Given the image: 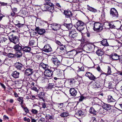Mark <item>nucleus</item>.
Wrapping results in <instances>:
<instances>
[{
    "label": "nucleus",
    "instance_id": "nucleus-1",
    "mask_svg": "<svg viewBox=\"0 0 122 122\" xmlns=\"http://www.w3.org/2000/svg\"><path fill=\"white\" fill-rule=\"evenodd\" d=\"M45 3L42 7V10L43 11L47 10L51 11L54 9V5L51 2L50 0H45Z\"/></svg>",
    "mask_w": 122,
    "mask_h": 122
},
{
    "label": "nucleus",
    "instance_id": "nucleus-2",
    "mask_svg": "<svg viewBox=\"0 0 122 122\" xmlns=\"http://www.w3.org/2000/svg\"><path fill=\"white\" fill-rule=\"evenodd\" d=\"M69 37L72 39H77L80 41L82 38L81 36L78 35L75 30H70L69 33Z\"/></svg>",
    "mask_w": 122,
    "mask_h": 122
},
{
    "label": "nucleus",
    "instance_id": "nucleus-3",
    "mask_svg": "<svg viewBox=\"0 0 122 122\" xmlns=\"http://www.w3.org/2000/svg\"><path fill=\"white\" fill-rule=\"evenodd\" d=\"M14 49L17 51L16 56L17 57H20L22 56V47L18 44L15 45L13 47Z\"/></svg>",
    "mask_w": 122,
    "mask_h": 122
},
{
    "label": "nucleus",
    "instance_id": "nucleus-4",
    "mask_svg": "<svg viewBox=\"0 0 122 122\" xmlns=\"http://www.w3.org/2000/svg\"><path fill=\"white\" fill-rule=\"evenodd\" d=\"M76 53V51L75 50H72L65 53L64 56L66 58H71L75 55Z\"/></svg>",
    "mask_w": 122,
    "mask_h": 122
},
{
    "label": "nucleus",
    "instance_id": "nucleus-5",
    "mask_svg": "<svg viewBox=\"0 0 122 122\" xmlns=\"http://www.w3.org/2000/svg\"><path fill=\"white\" fill-rule=\"evenodd\" d=\"M93 29L95 31H101L103 29L102 25L99 23H95L94 25Z\"/></svg>",
    "mask_w": 122,
    "mask_h": 122
},
{
    "label": "nucleus",
    "instance_id": "nucleus-6",
    "mask_svg": "<svg viewBox=\"0 0 122 122\" xmlns=\"http://www.w3.org/2000/svg\"><path fill=\"white\" fill-rule=\"evenodd\" d=\"M9 38L10 41L14 44L17 43L19 41V39L18 37L14 36L13 34L10 36Z\"/></svg>",
    "mask_w": 122,
    "mask_h": 122
},
{
    "label": "nucleus",
    "instance_id": "nucleus-7",
    "mask_svg": "<svg viewBox=\"0 0 122 122\" xmlns=\"http://www.w3.org/2000/svg\"><path fill=\"white\" fill-rule=\"evenodd\" d=\"M110 14L113 17H117L118 13L117 10L114 8L111 9L110 11Z\"/></svg>",
    "mask_w": 122,
    "mask_h": 122
},
{
    "label": "nucleus",
    "instance_id": "nucleus-8",
    "mask_svg": "<svg viewBox=\"0 0 122 122\" xmlns=\"http://www.w3.org/2000/svg\"><path fill=\"white\" fill-rule=\"evenodd\" d=\"M52 71L49 69L45 70L44 72V75L46 77H51L52 76Z\"/></svg>",
    "mask_w": 122,
    "mask_h": 122
},
{
    "label": "nucleus",
    "instance_id": "nucleus-9",
    "mask_svg": "<svg viewBox=\"0 0 122 122\" xmlns=\"http://www.w3.org/2000/svg\"><path fill=\"white\" fill-rule=\"evenodd\" d=\"M42 50L46 52H49L51 51L52 48L49 45L46 44L42 48Z\"/></svg>",
    "mask_w": 122,
    "mask_h": 122
},
{
    "label": "nucleus",
    "instance_id": "nucleus-10",
    "mask_svg": "<svg viewBox=\"0 0 122 122\" xmlns=\"http://www.w3.org/2000/svg\"><path fill=\"white\" fill-rule=\"evenodd\" d=\"M35 30L37 31V33L39 35H42L46 32L45 30L43 29H41L38 27H36Z\"/></svg>",
    "mask_w": 122,
    "mask_h": 122
},
{
    "label": "nucleus",
    "instance_id": "nucleus-11",
    "mask_svg": "<svg viewBox=\"0 0 122 122\" xmlns=\"http://www.w3.org/2000/svg\"><path fill=\"white\" fill-rule=\"evenodd\" d=\"M33 73V70L30 68H28L25 70V75L27 76H29L32 74Z\"/></svg>",
    "mask_w": 122,
    "mask_h": 122
},
{
    "label": "nucleus",
    "instance_id": "nucleus-12",
    "mask_svg": "<svg viewBox=\"0 0 122 122\" xmlns=\"http://www.w3.org/2000/svg\"><path fill=\"white\" fill-rule=\"evenodd\" d=\"M51 28L54 30H57L60 28V25L57 24H52L51 25Z\"/></svg>",
    "mask_w": 122,
    "mask_h": 122
},
{
    "label": "nucleus",
    "instance_id": "nucleus-13",
    "mask_svg": "<svg viewBox=\"0 0 122 122\" xmlns=\"http://www.w3.org/2000/svg\"><path fill=\"white\" fill-rule=\"evenodd\" d=\"M101 105H102V107L103 109L106 110H108L111 108V106L110 105L104 103L103 102H101Z\"/></svg>",
    "mask_w": 122,
    "mask_h": 122
},
{
    "label": "nucleus",
    "instance_id": "nucleus-14",
    "mask_svg": "<svg viewBox=\"0 0 122 122\" xmlns=\"http://www.w3.org/2000/svg\"><path fill=\"white\" fill-rule=\"evenodd\" d=\"M51 60L53 62L55 65L57 66L60 64V61L55 56L53 57L52 58Z\"/></svg>",
    "mask_w": 122,
    "mask_h": 122
},
{
    "label": "nucleus",
    "instance_id": "nucleus-15",
    "mask_svg": "<svg viewBox=\"0 0 122 122\" xmlns=\"http://www.w3.org/2000/svg\"><path fill=\"white\" fill-rule=\"evenodd\" d=\"M69 92L71 96L73 97L75 96L77 93V91L74 88H73L70 89Z\"/></svg>",
    "mask_w": 122,
    "mask_h": 122
},
{
    "label": "nucleus",
    "instance_id": "nucleus-16",
    "mask_svg": "<svg viewBox=\"0 0 122 122\" xmlns=\"http://www.w3.org/2000/svg\"><path fill=\"white\" fill-rule=\"evenodd\" d=\"M85 75L88 77L89 79L91 80H94L96 79L95 77L89 72L86 73Z\"/></svg>",
    "mask_w": 122,
    "mask_h": 122
},
{
    "label": "nucleus",
    "instance_id": "nucleus-17",
    "mask_svg": "<svg viewBox=\"0 0 122 122\" xmlns=\"http://www.w3.org/2000/svg\"><path fill=\"white\" fill-rule=\"evenodd\" d=\"M119 56L115 53L112 54L110 56V57L113 60H117L119 59Z\"/></svg>",
    "mask_w": 122,
    "mask_h": 122
},
{
    "label": "nucleus",
    "instance_id": "nucleus-18",
    "mask_svg": "<svg viewBox=\"0 0 122 122\" xmlns=\"http://www.w3.org/2000/svg\"><path fill=\"white\" fill-rule=\"evenodd\" d=\"M86 46L88 48V50L90 51H93L95 47H97L95 45L91 44H87L86 45Z\"/></svg>",
    "mask_w": 122,
    "mask_h": 122
},
{
    "label": "nucleus",
    "instance_id": "nucleus-19",
    "mask_svg": "<svg viewBox=\"0 0 122 122\" xmlns=\"http://www.w3.org/2000/svg\"><path fill=\"white\" fill-rule=\"evenodd\" d=\"M15 66L17 69L21 70L23 68V65L20 63L17 62L15 63Z\"/></svg>",
    "mask_w": 122,
    "mask_h": 122
},
{
    "label": "nucleus",
    "instance_id": "nucleus-20",
    "mask_svg": "<svg viewBox=\"0 0 122 122\" xmlns=\"http://www.w3.org/2000/svg\"><path fill=\"white\" fill-rule=\"evenodd\" d=\"M20 73L17 72L16 71H15L13 72L12 74V76L15 78H18L19 77Z\"/></svg>",
    "mask_w": 122,
    "mask_h": 122
},
{
    "label": "nucleus",
    "instance_id": "nucleus-21",
    "mask_svg": "<svg viewBox=\"0 0 122 122\" xmlns=\"http://www.w3.org/2000/svg\"><path fill=\"white\" fill-rule=\"evenodd\" d=\"M40 67L43 68L45 71L49 69V66L45 64L42 63L40 64Z\"/></svg>",
    "mask_w": 122,
    "mask_h": 122
},
{
    "label": "nucleus",
    "instance_id": "nucleus-22",
    "mask_svg": "<svg viewBox=\"0 0 122 122\" xmlns=\"http://www.w3.org/2000/svg\"><path fill=\"white\" fill-rule=\"evenodd\" d=\"M38 96L40 99H42L43 101H44V99L43 98L45 96L44 93L43 92H41L37 95Z\"/></svg>",
    "mask_w": 122,
    "mask_h": 122
},
{
    "label": "nucleus",
    "instance_id": "nucleus-23",
    "mask_svg": "<svg viewBox=\"0 0 122 122\" xmlns=\"http://www.w3.org/2000/svg\"><path fill=\"white\" fill-rule=\"evenodd\" d=\"M81 26H85V24L84 23L81 21H79L76 22V24L75 25V26L76 27Z\"/></svg>",
    "mask_w": 122,
    "mask_h": 122
},
{
    "label": "nucleus",
    "instance_id": "nucleus-24",
    "mask_svg": "<svg viewBox=\"0 0 122 122\" xmlns=\"http://www.w3.org/2000/svg\"><path fill=\"white\" fill-rule=\"evenodd\" d=\"M22 50L25 52H29L30 51L31 48L28 46H25L23 48Z\"/></svg>",
    "mask_w": 122,
    "mask_h": 122
},
{
    "label": "nucleus",
    "instance_id": "nucleus-25",
    "mask_svg": "<svg viewBox=\"0 0 122 122\" xmlns=\"http://www.w3.org/2000/svg\"><path fill=\"white\" fill-rule=\"evenodd\" d=\"M101 44L104 46H109L107 40L106 39L102 40L101 42Z\"/></svg>",
    "mask_w": 122,
    "mask_h": 122
},
{
    "label": "nucleus",
    "instance_id": "nucleus-26",
    "mask_svg": "<svg viewBox=\"0 0 122 122\" xmlns=\"http://www.w3.org/2000/svg\"><path fill=\"white\" fill-rule=\"evenodd\" d=\"M96 54L98 56H102L103 54L104 53L101 49H98L96 52Z\"/></svg>",
    "mask_w": 122,
    "mask_h": 122
},
{
    "label": "nucleus",
    "instance_id": "nucleus-27",
    "mask_svg": "<svg viewBox=\"0 0 122 122\" xmlns=\"http://www.w3.org/2000/svg\"><path fill=\"white\" fill-rule=\"evenodd\" d=\"M107 101L108 102H115L116 100L112 98L111 96H109L108 97Z\"/></svg>",
    "mask_w": 122,
    "mask_h": 122
},
{
    "label": "nucleus",
    "instance_id": "nucleus-28",
    "mask_svg": "<svg viewBox=\"0 0 122 122\" xmlns=\"http://www.w3.org/2000/svg\"><path fill=\"white\" fill-rule=\"evenodd\" d=\"M64 13L66 16H68L70 17L72 15L71 12L67 10H64Z\"/></svg>",
    "mask_w": 122,
    "mask_h": 122
},
{
    "label": "nucleus",
    "instance_id": "nucleus-29",
    "mask_svg": "<svg viewBox=\"0 0 122 122\" xmlns=\"http://www.w3.org/2000/svg\"><path fill=\"white\" fill-rule=\"evenodd\" d=\"M56 85L53 83H49L47 86V88L48 89H51L53 88L56 87Z\"/></svg>",
    "mask_w": 122,
    "mask_h": 122
},
{
    "label": "nucleus",
    "instance_id": "nucleus-30",
    "mask_svg": "<svg viewBox=\"0 0 122 122\" xmlns=\"http://www.w3.org/2000/svg\"><path fill=\"white\" fill-rule=\"evenodd\" d=\"M26 9L25 8L24 9L21 11V13L24 15H27L28 14L29 12L26 11Z\"/></svg>",
    "mask_w": 122,
    "mask_h": 122
},
{
    "label": "nucleus",
    "instance_id": "nucleus-31",
    "mask_svg": "<svg viewBox=\"0 0 122 122\" xmlns=\"http://www.w3.org/2000/svg\"><path fill=\"white\" fill-rule=\"evenodd\" d=\"M101 106L99 105H96L94 107L95 110L96 112H98L101 109L100 108Z\"/></svg>",
    "mask_w": 122,
    "mask_h": 122
},
{
    "label": "nucleus",
    "instance_id": "nucleus-32",
    "mask_svg": "<svg viewBox=\"0 0 122 122\" xmlns=\"http://www.w3.org/2000/svg\"><path fill=\"white\" fill-rule=\"evenodd\" d=\"M87 9L88 10L94 13L97 12V11L95 9L90 6L88 7Z\"/></svg>",
    "mask_w": 122,
    "mask_h": 122
},
{
    "label": "nucleus",
    "instance_id": "nucleus-33",
    "mask_svg": "<svg viewBox=\"0 0 122 122\" xmlns=\"http://www.w3.org/2000/svg\"><path fill=\"white\" fill-rule=\"evenodd\" d=\"M89 112L91 114H94L95 115V113L96 112L95 110L94 107H92L90 108L89 110Z\"/></svg>",
    "mask_w": 122,
    "mask_h": 122
},
{
    "label": "nucleus",
    "instance_id": "nucleus-34",
    "mask_svg": "<svg viewBox=\"0 0 122 122\" xmlns=\"http://www.w3.org/2000/svg\"><path fill=\"white\" fill-rule=\"evenodd\" d=\"M46 118L48 119H50L51 121L54 119L53 116H51L50 115H46Z\"/></svg>",
    "mask_w": 122,
    "mask_h": 122
},
{
    "label": "nucleus",
    "instance_id": "nucleus-35",
    "mask_svg": "<svg viewBox=\"0 0 122 122\" xmlns=\"http://www.w3.org/2000/svg\"><path fill=\"white\" fill-rule=\"evenodd\" d=\"M23 97H19L17 99V101L20 102L21 104H23L24 100H23Z\"/></svg>",
    "mask_w": 122,
    "mask_h": 122
},
{
    "label": "nucleus",
    "instance_id": "nucleus-36",
    "mask_svg": "<svg viewBox=\"0 0 122 122\" xmlns=\"http://www.w3.org/2000/svg\"><path fill=\"white\" fill-rule=\"evenodd\" d=\"M7 39L4 37H0V43H3L5 42L7 40Z\"/></svg>",
    "mask_w": 122,
    "mask_h": 122
},
{
    "label": "nucleus",
    "instance_id": "nucleus-37",
    "mask_svg": "<svg viewBox=\"0 0 122 122\" xmlns=\"http://www.w3.org/2000/svg\"><path fill=\"white\" fill-rule=\"evenodd\" d=\"M16 21L17 22H17H18V23H16L15 22V24L16 26L19 28L22 27L23 26V24H21L19 23L18 21Z\"/></svg>",
    "mask_w": 122,
    "mask_h": 122
},
{
    "label": "nucleus",
    "instance_id": "nucleus-38",
    "mask_svg": "<svg viewBox=\"0 0 122 122\" xmlns=\"http://www.w3.org/2000/svg\"><path fill=\"white\" fill-rule=\"evenodd\" d=\"M69 115V114L67 112H63L61 113L60 114V116L62 117H67Z\"/></svg>",
    "mask_w": 122,
    "mask_h": 122
},
{
    "label": "nucleus",
    "instance_id": "nucleus-39",
    "mask_svg": "<svg viewBox=\"0 0 122 122\" xmlns=\"http://www.w3.org/2000/svg\"><path fill=\"white\" fill-rule=\"evenodd\" d=\"M100 86V84L99 83L95 82L93 85V86L94 88H98Z\"/></svg>",
    "mask_w": 122,
    "mask_h": 122
},
{
    "label": "nucleus",
    "instance_id": "nucleus-40",
    "mask_svg": "<svg viewBox=\"0 0 122 122\" xmlns=\"http://www.w3.org/2000/svg\"><path fill=\"white\" fill-rule=\"evenodd\" d=\"M35 42L33 40L30 39L29 42V44L30 46H32L34 45Z\"/></svg>",
    "mask_w": 122,
    "mask_h": 122
},
{
    "label": "nucleus",
    "instance_id": "nucleus-41",
    "mask_svg": "<svg viewBox=\"0 0 122 122\" xmlns=\"http://www.w3.org/2000/svg\"><path fill=\"white\" fill-rule=\"evenodd\" d=\"M66 26L68 30H69L72 28V25L71 24H66Z\"/></svg>",
    "mask_w": 122,
    "mask_h": 122
},
{
    "label": "nucleus",
    "instance_id": "nucleus-42",
    "mask_svg": "<svg viewBox=\"0 0 122 122\" xmlns=\"http://www.w3.org/2000/svg\"><path fill=\"white\" fill-rule=\"evenodd\" d=\"M84 26H79L76 27L77 30L79 31H81L83 30L84 27Z\"/></svg>",
    "mask_w": 122,
    "mask_h": 122
},
{
    "label": "nucleus",
    "instance_id": "nucleus-43",
    "mask_svg": "<svg viewBox=\"0 0 122 122\" xmlns=\"http://www.w3.org/2000/svg\"><path fill=\"white\" fill-rule=\"evenodd\" d=\"M65 47L64 45H62L61 46H58L57 48V49L59 48L62 51H63V50H65Z\"/></svg>",
    "mask_w": 122,
    "mask_h": 122
},
{
    "label": "nucleus",
    "instance_id": "nucleus-44",
    "mask_svg": "<svg viewBox=\"0 0 122 122\" xmlns=\"http://www.w3.org/2000/svg\"><path fill=\"white\" fill-rule=\"evenodd\" d=\"M9 60L7 58H6L5 59H0V63H5L6 62V61H9Z\"/></svg>",
    "mask_w": 122,
    "mask_h": 122
},
{
    "label": "nucleus",
    "instance_id": "nucleus-45",
    "mask_svg": "<svg viewBox=\"0 0 122 122\" xmlns=\"http://www.w3.org/2000/svg\"><path fill=\"white\" fill-rule=\"evenodd\" d=\"M83 114V112L81 110H79L77 113V115L79 116H81Z\"/></svg>",
    "mask_w": 122,
    "mask_h": 122
},
{
    "label": "nucleus",
    "instance_id": "nucleus-46",
    "mask_svg": "<svg viewBox=\"0 0 122 122\" xmlns=\"http://www.w3.org/2000/svg\"><path fill=\"white\" fill-rule=\"evenodd\" d=\"M32 113L34 114H36L38 113V111L34 109H32L31 111Z\"/></svg>",
    "mask_w": 122,
    "mask_h": 122
},
{
    "label": "nucleus",
    "instance_id": "nucleus-47",
    "mask_svg": "<svg viewBox=\"0 0 122 122\" xmlns=\"http://www.w3.org/2000/svg\"><path fill=\"white\" fill-rule=\"evenodd\" d=\"M31 89L33 90L36 92H38V90L37 88L35 86L32 87L31 86Z\"/></svg>",
    "mask_w": 122,
    "mask_h": 122
},
{
    "label": "nucleus",
    "instance_id": "nucleus-48",
    "mask_svg": "<svg viewBox=\"0 0 122 122\" xmlns=\"http://www.w3.org/2000/svg\"><path fill=\"white\" fill-rule=\"evenodd\" d=\"M7 56L9 58H11L13 57L14 56L13 54L11 53H9L8 54Z\"/></svg>",
    "mask_w": 122,
    "mask_h": 122
},
{
    "label": "nucleus",
    "instance_id": "nucleus-49",
    "mask_svg": "<svg viewBox=\"0 0 122 122\" xmlns=\"http://www.w3.org/2000/svg\"><path fill=\"white\" fill-rule=\"evenodd\" d=\"M111 68L109 66H108L107 68V73L109 74H111Z\"/></svg>",
    "mask_w": 122,
    "mask_h": 122
},
{
    "label": "nucleus",
    "instance_id": "nucleus-50",
    "mask_svg": "<svg viewBox=\"0 0 122 122\" xmlns=\"http://www.w3.org/2000/svg\"><path fill=\"white\" fill-rule=\"evenodd\" d=\"M108 24L109 26V28H114L115 27V26L112 24L109 23H108Z\"/></svg>",
    "mask_w": 122,
    "mask_h": 122
},
{
    "label": "nucleus",
    "instance_id": "nucleus-51",
    "mask_svg": "<svg viewBox=\"0 0 122 122\" xmlns=\"http://www.w3.org/2000/svg\"><path fill=\"white\" fill-rule=\"evenodd\" d=\"M45 118L41 117L39 120V122H44L45 121Z\"/></svg>",
    "mask_w": 122,
    "mask_h": 122
},
{
    "label": "nucleus",
    "instance_id": "nucleus-52",
    "mask_svg": "<svg viewBox=\"0 0 122 122\" xmlns=\"http://www.w3.org/2000/svg\"><path fill=\"white\" fill-rule=\"evenodd\" d=\"M56 43L57 44L59 45L60 46H61L63 45V44L61 42L58 41H56Z\"/></svg>",
    "mask_w": 122,
    "mask_h": 122
},
{
    "label": "nucleus",
    "instance_id": "nucleus-53",
    "mask_svg": "<svg viewBox=\"0 0 122 122\" xmlns=\"http://www.w3.org/2000/svg\"><path fill=\"white\" fill-rule=\"evenodd\" d=\"M76 79L78 81H80L82 80V77L80 76H78L76 78Z\"/></svg>",
    "mask_w": 122,
    "mask_h": 122
},
{
    "label": "nucleus",
    "instance_id": "nucleus-54",
    "mask_svg": "<svg viewBox=\"0 0 122 122\" xmlns=\"http://www.w3.org/2000/svg\"><path fill=\"white\" fill-rule=\"evenodd\" d=\"M24 120L25 121H26L28 122H30V119L29 118H27L25 117H24Z\"/></svg>",
    "mask_w": 122,
    "mask_h": 122
},
{
    "label": "nucleus",
    "instance_id": "nucleus-55",
    "mask_svg": "<svg viewBox=\"0 0 122 122\" xmlns=\"http://www.w3.org/2000/svg\"><path fill=\"white\" fill-rule=\"evenodd\" d=\"M56 5L59 8H61V5L59 3H56Z\"/></svg>",
    "mask_w": 122,
    "mask_h": 122
},
{
    "label": "nucleus",
    "instance_id": "nucleus-56",
    "mask_svg": "<svg viewBox=\"0 0 122 122\" xmlns=\"http://www.w3.org/2000/svg\"><path fill=\"white\" fill-rule=\"evenodd\" d=\"M15 12L14 11H12L11 12L10 15V16H15Z\"/></svg>",
    "mask_w": 122,
    "mask_h": 122
},
{
    "label": "nucleus",
    "instance_id": "nucleus-57",
    "mask_svg": "<svg viewBox=\"0 0 122 122\" xmlns=\"http://www.w3.org/2000/svg\"><path fill=\"white\" fill-rule=\"evenodd\" d=\"M60 110H59V111H57L59 112H60V111H64V110L63 109V108L62 107H61L60 108Z\"/></svg>",
    "mask_w": 122,
    "mask_h": 122
},
{
    "label": "nucleus",
    "instance_id": "nucleus-58",
    "mask_svg": "<svg viewBox=\"0 0 122 122\" xmlns=\"http://www.w3.org/2000/svg\"><path fill=\"white\" fill-rule=\"evenodd\" d=\"M24 110L26 113H28L29 112L28 109L27 107H25L24 108Z\"/></svg>",
    "mask_w": 122,
    "mask_h": 122
},
{
    "label": "nucleus",
    "instance_id": "nucleus-59",
    "mask_svg": "<svg viewBox=\"0 0 122 122\" xmlns=\"http://www.w3.org/2000/svg\"><path fill=\"white\" fill-rule=\"evenodd\" d=\"M61 104H57L56 105V107L57 108H59L60 109V107H61L60 106H61Z\"/></svg>",
    "mask_w": 122,
    "mask_h": 122
},
{
    "label": "nucleus",
    "instance_id": "nucleus-60",
    "mask_svg": "<svg viewBox=\"0 0 122 122\" xmlns=\"http://www.w3.org/2000/svg\"><path fill=\"white\" fill-rule=\"evenodd\" d=\"M7 3H5L4 2H2L1 3V6H6L7 5Z\"/></svg>",
    "mask_w": 122,
    "mask_h": 122
},
{
    "label": "nucleus",
    "instance_id": "nucleus-61",
    "mask_svg": "<svg viewBox=\"0 0 122 122\" xmlns=\"http://www.w3.org/2000/svg\"><path fill=\"white\" fill-rule=\"evenodd\" d=\"M86 34L87 36L88 37H90V34L88 32H87L86 33Z\"/></svg>",
    "mask_w": 122,
    "mask_h": 122
},
{
    "label": "nucleus",
    "instance_id": "nucleus-62",
    "mask_svg": "<svg viewBox=\"0 0 122 122\" xmlns=\"http://www.w3.org/2000/svg\"><path fill=\"white\" fill-rule=\"evenodd\" d=\"M74 81V80H71L70 81V85L72 86L73 85V84L74 82L73 81Z\"/></svg>",
    "mask_w": 122,
    "mask_h": 122
},
{
    "label": "nucleus",
    "instance_id": "nucleus-63",
    "mask_svg": "<svg viewBox=\"0 0 122 122\" xmlns=\"http://www.w3.org/2000/svg\"><path fill=\"white\" fill-rule=\"evenodd\" d=\"M84 98V97L83 96L81 97L79 99V100L80 101H82L83 100Z\"/></svg>",
    "mask_w": 122,
    "mask_h": 122
},
{
    "label": "nucleus",
    "instance_id": "nucleus-64",
    "mask_svg": "<svg viewBox=\"0 0 122 122\" xmlns=\"http://www.w3.org/2000/svg\"><path fill=\"white\" fill-rule=\"evenodd\" d=\"M42 107L45 108L46 107V104L45 103H43L42 104Z\"/></svg>",
    "mask_w": 122,
    "mask_h": 122
}]
</instances>
